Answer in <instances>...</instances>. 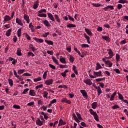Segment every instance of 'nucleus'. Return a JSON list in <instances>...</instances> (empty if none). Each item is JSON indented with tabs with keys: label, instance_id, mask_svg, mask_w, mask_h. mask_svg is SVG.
I'll use <instances>...</instances> for the list:
<instances>
[{
	"label": "nucleus",
	"instance_id": "1",
	"mask_svg": "<svg viewBox=\"0 0 128 128\" xmlns=\"http://www.w3.org/2000/svg\"><path fill=\"white\" fill-rule=\"evenodd\" d=\"M102 70H100L98 72H94V76L90 75V77L91 78H98L100 76H102Z\"/></svg>",
	"mask_w": 128,
	"mask_h": 128
},
{
	"label": "nucleus",
	"instance_id": "2",
	"mask_svg": "<svg viewBox=\"0 0 128 128\" xmlns=\"http://www.w3.org/2000/svg\"><path fill=\"white\" fill-rule=\"evenodd\" d=\"M89 112L92 116H93L94 119L96 122H99L100 119H98V114H96V112H94L92 109H90Z\"/></svg>",
	"mask_w": 128,
	"mask_h": 128
},
{
	"label": "nucleus",
	"instance_id": "3",
	"mask_svg": "<svg viewBox=\"0 0 128 128\" xmlns=\"http://www.w3.org/2000/svg\"><path fill=\"white\" fill-rule=\"evenodd\" d=\"M107 52H108V56H104V58H106V60H110V58H112L114 56V52L112 48L107 49Z\"/></svg>",
	"mask_w": 128,
	"mask_h": 128
},
{
	"label": "nucleus",
	"instance_id": "4",
	"mask_svg": "<svg viewBox=\"0 0 128 128\" xmlns=\"http://www.w3.org/2000/svg\"><path fill=\"white\" fill-rule=\"evenodd\" d=\"M102 60L105 62V64L108 66V68H112V62H110V60H106V58H103Z\"/></svg>",
	"mask_w": 128,
	"mask_h": 128
},
{
	"label": "nucleus",
	"instance_id": "5",
	"mask_svg": "<svg viewBox=\"0 0 128 128\" xmlns=\"http://www.w3.org/2000/svg\"><path fill=\"white\" fill-rule=\"evenodd\" d=\"M84 82L88 86H92V80L89 78L84 79Z\"/></svg>",
	"mask_w": 128,
	"mask_h": 128
},
{
	"label": "nucleus",
	"instance_id": "6",
	"mask_svg": "<svg viewBox=\"0 0 128 128\" xmlns=\"http://www.w3.org/2000/svg\"><path fill=\"white\" fill-rule=\"evenodd\" d=\"M80 92L83 96L84 98H88V92H86V91L84 90H80Z\"/></svg>",
	"mask_w": 128,
	"mask_h": 128
},
{
	"label": "nucleus",
	"instance_id": "7",
	"mask_svg": "<svg viewBox=\"0 0 128 128\" xmlns=\"http://www.w3.org/2000/svg\"><path fill=\"white\" fill-rule=\"evenodd\" d=\"M53 83H54V80L52 79H49L45 81V84L46 86H50V84H52Z\"/></svg>",
	"mask_w": 128,
	"mask_h": 128
},
{
	"label": "nucleus",
	"instance_id": "8",
	"mask_svg": "<svg viewBox=\"0 0 128 128\" xmlns=\"http://www.w3.org/2000/svg\"><path fill=\"white\" fill-rule=\"evenodd\" d=\"M38 6H40V0H37L34 3L33 8L34 10H36V8H38Z\"/></svg>",
	"mask_w": 128,
	"mask_h": 128
},
{
	"label": "nucleus",
	"instance_id": "9",
	"mask_svg": "<svg viewBox=\"0 0 128 128\" xmlns=\"http://www.w3.org/2000/svg\"><path fill=\"white\" fill-rule=\"evenodd\" d=\"M103 10H105V12H106L107 10H114V8L113 6L108 5L107 6L104 8Z\"/></svg>",
	"mask_w": 128,
	"mask_h": 128
},
{
	"label": "nucleus",
	"instance_id": "10",
	"mask_svg": "<svg viewBox=\"0 0 128 128\" xmlns=\"http://www.w3.org/2000/svg\"><path fill=\"white\" fill-rule=\"evenodd\" d=\"M62 102H65L66 104H72V102H70V100H68V98H62Z\"/></svg>",
	"mask_w": 128,
	"mask_h": 128
},
{
	"label": "nucleus",
	"instance_id": "11",
	"mask_svg": "<svg viewBox=\"0 0 128 128\" xmlns=\"http://www.w3.org/2000/svg\"><path fill=\"white\" fill-rule=\"evenodd\" d=\"M24 18L27 24H30V16L26 14H24Z\"/></svg>",
	"mask_w": 128,
	"mask_h": 128
},
{
	"label": "nucleus",
	"instance_id": "12",
	"mask_svg": "<svg viewBox=\"0 0 128 128\" xmlns=\"http://www.w3.org/2000/svg\"><path fill=\"white\" fill-rule=\"evenodd\" d=\"M16 24H18V26H24V24L22 22V20L20 19V18H16Z\"/></svg>",
	"mask_w": 128,
	"mask_h": 128
},
{
	"label": "nucleus",
	"instance_id": "13",
	"mask_svg": "<svg viewBox=\"0 0 128 128\" xmlns=\"http://www.w3.org/2000/svg\"><path fill=\"white\" fill-rule=\"evenodd\" d=\"M12 20V18L8 15H6L4 16V22H10Z\"/></svg>",
	"mask_w": 128,
	"mask_h": 128
},
{
	"label": "nucleus",
	"instance_id": "14",
	"mask_svg": "<svg viewBox=\"0 0 128 128\" xmlns=\"http://www.w3.org/2000/svg\"><path fill=\"white\" fill-rule=\"evenodd\" d=\"M36 124L39 126H42L44 124V122L38 119L36 120Z\"/></svg>",
	"mask_w": 128,
	"mask_h": 128
},
{
	"label": "nucleus",
	"instance_id": "15",
	"mask_svg": "<svg viewBox=\"0 0 128 128\" xmlns=\"http://www.w3.org/2000/svg\"><path fill=\"white\" fill-rule=\"evenodd\" d=\"M33 39L36 42H40V44L44 42V40L42 38H38L36 37H34Z\"/></svg>",
	"mask_w": 128,
	"mask_h": 128
},
{
	"label": "nucleus",
	"instance_id": "16",
	"mask_svg": "<svg viewBox=\"0 0 128 128\" xmlns=\"http://www.w3.org/2000/svg\"><path fill=\"white\" fill-rule=\"evenodd\" d=\"M84 36L87 40L88 44H90V36H88L86 33L84 34Z\"/></svg>",
	"mask_w": 128,
	"mask_h": 128
},
{
	"label": "nucleus",
	"instance_id": "17",
	"mask_svg": "<svg viewBox=\"0 0 128 128\" xmlns=\"http://www.w3.org/2000/svg\"><path fill=\"white\" fill-rule=\"evenodd\" d=\"M116 96V91L114 92L110 98V102H112L113 100H114V98Z\"/></svg>",
	"mask_w": 128,
	"mask_h": 128
},
{
	"label": "nucleus",
	"instance_id": "18",
	"mask_svg": "<svg viewBox=\"0 0 128 128\" xmlns=\"http://www.w3.org/2000/svg\"><path fill=\"white\" fill-rule=\"evenodd\" d=\"M43 24H44L45 26H46L47 28H49V26H50V22H48V20H45L43 21Z\"/></svg>",
	"mask_w": 128,
	"mask_h": 128
},
{
	"label": "nucleus",
	"instance_id": "19",
	"mask_svg": "<svg viewBox=\"0 0 128 128\" xmlns=\"http://www.w3.org/2000/svg\"><path fill=\"white\" fill-rule=\"evenodd\" d=\"M84 30L86 32L87 34H88V36H92V32L90 30L85 28Z\"/></svg>",
	"mask_w": 128,
	"mask_h": 128
},
{
	"label": "nucleus",
	"instance_id": "20",
	"mask_svg": "<svg viewBox=\"0 0 128 128\" xmlns=\"http://www.w3.org/2000/svg\"><path fill=\"white\" fill-rule=\"evenodd\" d=\"M36 94V92H34V90H30L29 92V96H35Z\"/></svg>",
	"mask_w": 128,
	"mask_h": 128
},
{
	"label": "nucleus",
	"instance_id": "21",
	"mask_svg": "<svg viewBox=\"0 0 128 128\" xmlns=\"http://www.w3.org/2000/svg\"><path fill=\"white\" fill-rule=\"evenodd\" d=\"M54 18L56 20V22H60L61 20H60V16H58V14H56L54 16Z\"/></svg>",
	"mask_w": 128,
	"mask_h": 128
},
{
	"label": "nucleus",
	"instance_id": "22",
	"mask_svg": "<svg viewBox=\"0 0 128 128\" xmlns=\"http://www.w3.org/2000/svg\"><path fill=\"white\" fill-rule=\"evenodd\" d=\"M48 17L49 18L50 20H52V22H54V17L52 13H48Z\"/></svg>",
	"mask_w": 128,
	"mask_h": 128
},
{
	"label": "nucleus",
	"instance_id": "23",
	"mask_svg": "<svg viewBox=\"0 0 128 128\" xmlns=\"http://www.w3.org/2000/svg\"><path fill=\"white\" fill-rule=\"evenodd\" d=\"M29 28H30L31 30V32H34V25H32V22H30V23L29 24Z\"/></svg>",
	"mask_w": 128,
	"mask_h": 128
},
{
	"label": "nucleus",
	"instance_id": "24",
	"mask_svg": "<svg viewBox=\"0 0 128 128\" xmlns=\"http://www.w3.org/2000/svg\"><path fill=\"white\" fill-rule=\"evenodd\" d=\"M22 28H20L19 29H18V31H17V36H18V38H20V36H22Z\"/></svg>",
	"mask_w": 128,
	"mask_h": 128
},
{
	"label": "nucleus",
	"instance_id": "25",
	"mask_svg": "<svg viewBox=\"0 0 128 128\" xmlns=\"http://www.w3.org/2000/svg\"><path fill=\"white\" fill-rule=\"evenodd\" d=\"M92 108L94 110H96V106H98V102H94L91 104Z\"/></svg>",
	"mask_w": 128,
	"mask_h": 128
},
{
	"label": "nucleus",
	"instance_id": "26",
	"mask_svg": "<svg viewBox=\"0 0 128 128\" xmlns=\"http://www.w3.org/2000/svg\"><path fill=\"white\" fill-rule=\"evenodd\" d=\"M45 42L47 44H48V46H53L54 45V42L52 40H44Z\"/></svg>",
	"mask_w": 128,
	"mask_h": 128
},
{
	"label": "nucleus",
	"instance_id": "27",
	"mask_svg": "<svg viewBox=\"0 0 128 128\" xmlns=\"http://www.w3.org/2000/svg\"><path fill=\"white\" fill-rule=\"evenodd\" d=\"M96 90H97L98 96H100V94L102 92V89L100 88V86H98V88H96Z\"/></svg>",
	"mask_w": 128,
	"mask_h": 128
},
{
	"label": "nucleus",
	"instance_id": "28",
	"mask_svg": "<svg viewBox=\"0 0 128 128\" xmlns=\"http://www.w3.org/2000/svg\"><path fill=\"white\" fill-rule=\"evenodd\" d=\"M52 60H53V62H54V64H57L58 66H60V64L58 63V60H56V58H54V56H52Z\"/></svg>",
	"mask_w": 128,
	"mask_h": 128
},
{
	"label": "nucleus",
	"instance_id": "29",
	"mask_svg": "<svg viewBox=\"0 0 128 128\" xmlns=\"http://www.w3.org/2000/svg\"><path fill=\"white\" fill-rule=\"evenodd\" d=\"M16 54H17V56H22V50L20 49V48H18Z\"/></svg>",
	"mask_w": 128,
	"mask_h": 128
},
{
	"label": "nucleus",
	"instance_id": "30",
	"mask_svg": "<svg viewBox=\"0 0 128 128\" xmlns=\"http://www.w3.org/2000/svg\"><path fill=\"white\" fill-rule=\"evenodd\" d=\"M64 124H66V122H64L62 119H60L58 124V126H64Z\"/></svg>",
	"mask_w": 128,
	"mask_h": 128
},
{
	"label": "nucleus",
	"instance_id": "31",
	"mask_svg": "<svg viewBox=\"0 0 128 128\" xmlns=\"http://www.w3.org/2000/svg\"><path fill=\"white\" fill-rule=\"evenodd\" d=\"M120 54H116V62H120Z\"/></svg>",
	"mask_w": 128,
	"mask_h": 128
},
{
	"label": "nucleus",
	"instance_id": "32",
	"mask_svg": "<svg viewBox=\"0 0 128 128\" xmlns=\"http://www.w3.org/2000/svg\"><path fill=\"white\" fill-rule=\"evenodd\" d=\"M76 26L72 24H68L66 26V28H76Z\"/></svg>",
	"mask_w": 128,
	"mask_h": 128
},
{
	"label": "nucleus",
	"instance_id": "33",
	"mask_svg": "<svg viewBox=\"0 0 128 128\" xmlns=\"http://www.w3.org/2000/svg\"><path fill=\"white\" fill-rule=\"evenodd\" d=\"M12 29L10 28L9 30H8L6 31V36H10V34H12Z\"/></svg>",
	"mask_w": 128,
	"mask_h": 128
},
{
	"label": "nucleus",
	"instance_id": "34",
	"mask_svg": "<svg viewBox=\"0 0 128 128\" xmlns=\"http://www.w3.org/2000/svg\"><path fill=\"white\" fill-rule=\"evenodd\" d=\"M72 70H74V74H76V76L78 74V70H76V66H72Z\"/></svg>",
	"mask_w": 128,
	"mask_h": 128
},
{
	"label": "nucleus",
	"instance_id": "35",
	"mask_svg": "<svg viewBox=\"0 0 128 128\" xmlns=\"http://www.w3.org/2000/svg\"><path fill=\"white\" fill-rule=\"evenodd\" d=\"M100 68H102V66L100 65V63L97 62L96 64V70H100Z\"/></svg>",
	"mask_w": 128,
	"mask_h": 128
},
{
	"label": "nucleus",
	"instance_id": "36",
	"mask_svg": "<svg viewBox=\"0 0 128 128\" xmlns=\"http://www.w3.org/2000/svg\"><path fill=\"white\" fill-rule=\"evenodd\" d=\"M60 62H62V64H66V59L64 58H62L61 56V58H60Z\"/></svg>",
	"mask_w": 128,
	"mask_h": 128
},
{
	"label": "nucleus",
	"instance_id": "37",
	"mask_svg": "<svg viewBox=\"0 0 128 128\" xmlns=\"http://www.w3.org/2000/svg\"><path fill=\"white\" fill-rule=\"evenodd\" d=\"M67 72H68V70H66L65 72L61 73V76H63V78H66V76Z\"/></svg>",
	"mask_w": 128,
	"mask_h": 128
},
{
	"label": "nucleus",
	"instance_id": "38",
	"mask_svg": "<svg viewBox=\"0 0 128 128\" xmlns=\"http://www.w3.org/2000/svg\"><path fill=\"white\" fill-rule=\"evenodd\" d=\"M29 48H30L32 50V52H34L36 50V48H34V45H32V44H30Z\"/></svg>",
	"mask_w": 128,
	"mask_h": 128
},
{
	"label": "nucleus",
	"instance_id": "39",
	"mask_svg": "<svg viewBox=\"0 0 128 128\" xmlns=\"http://www.w3.org/2000/svg\"><path fill=\"white\" fill-rule=\"evenodd\" d=\"M8 80L10 86H14V81L12 80L8 79Z\"/></svg>",
	"mask_w": 128,
	"mask_h": 128
},
{
	"label": "nucleus",
	"instance_id": "40",
	"mask_svg": "<svg viewBox=\"0 0 128 128\" xmlns=\"http://www.w3.org/2000/svg\"><path fill=\"white\" fill-rule=\"evenodd\" d=\"M102 38L106 40V42H110V36H102Z\"/></svg>",
	"mask_w": 128,
	"mask_h": 128
},
{
	"label": "nucleus",
	"instance_id": "41",
	"mask_svg": "<svg viewBox=\"0 0 128 128\" xmlns=\"http://www.w3.org/2000/svg\"><path fill=\"white\" fill-rule=\"evenodd\" d=\"M24 70H26L24 69L18 70V74H24Z\"/></svg>",
	"mask_w": 128,
	"mask_h": 128
},
{
	"label": "nucleus",
	"instance_id": "42",
	"mask_svg": "<svg viewBox=\"0 0 128 128\" xmlns=\"http://www.w3.org/2000/svg\"><path fill=\"white\" fill-rule=\"evenodd\" d=\"M40 80H42V78L40 76H38V78L34 79V82H36Z\"/></svg>",
	"mask_w": 128,
	"mask_h": 128
},
{
	"label": "nucleus",
	"instance_id": "43",
	"mask_svg": "<svg viewBox=\"0 0 128 128\" xmlns=\"http://www.w3.org/2000/svg\"><path fill=\"white\" fill-rule=\"evenodd\" d=\"M38 16H40V18H46V14L40 13V14H38Z\"/></svg>",
	"mask_w": 128,
	"mask_h": 128
},
{
	"label": "nucleus",
	"instance_id": "44",
	"mask_svg": "<svg viewBox=\"0 0 128 128\" xmlns=\"http://www.w3.org/2000/svg\"><path fill=\"white\" fill-rule=\"evenodd\" d=\"M48 76V71H46L44 72L43 75H42V78L44 80H46V76Z\"/></svg>",
	"mask_w": 128,
	"mask_h": 128
},
{
	"label": "nucleus",
	"instance_id": "45",
	"mask_svg": "<svg viewBox=\"0 0 128 128\" xmlns=\"http://www.w3.org/2000/svg\"><path fill=\"white\" fill-rule=\"evenodd\" d=\"M106 78H98L95 80L96 82H102V80H104V79Z\"/></svg>",
	"mask_w": 128,
	"mask_h": 128
},
{
	"label": "nucleus",
	"instance_id": "46",
	"mask_svg": "<svg viewBox=\"0 0 128 128\" xmlns=\"http://www.w3.org/2000/svg\"><path fill=\"white\" fill-rule=\"evenodd\" d=\"M118 94L119 100H124V96H122V94L120 93H119V92H118Z\"/></svg>",
	"mask_w": 128,
	"mask_h": 128
},
{
	"label": "nucleus",
	"instance_id": "47",
	"mask_svg": "<svg viewBox=\"0 0 128 128\" xmlns=\"http://www.w3.org/2000/svg\"><path fill=\"white\" fill-rule=\"evenodd\" d=\"M27 54L28 58H30V56H34V54L32 52H28Z\"/></svg>",
	"mask_w": 128,
	"mask_h": 128
},
{
	"label": "nucleus",
	"instance_id": "48",
	"mask_svg": "<svg viewBox=\"0 0 128 128\" xmlns=\"http://www.w3.org/2000/svg\"><path fill=\"white\" fill-rule=\"evenodd\" d=\"M42 12H46V10L43 8L38 12V14H42Z\"/></svg>",
	"mask_w": 128,
	"mask_h": 128
},
{
	"label": "nucleus",
	"instance_id": "49",
	"mask_svg": "<svg viewBox=\"0 0 128 128\" xmlns=\"http://www.w3.org/2000/svg\"><path fill=\"white\" fill-rule=\"evenodd\" d=\"M42 86H44V85L42 84H40L39 85L36 86L35 90H38V88H42Z\"/></svg>",
	"mask_w": 128,
	"mask_h": 128
},
{
	"label": "nucleus",
	"instance_id": "50",
	"mask_svg": "<svg viewBox=\"0 0 128 128\" xmlns=\"http://www.w3.org/2000/svg\"><path fill=\"white\" fill-rule=\"evenodd\" d=\"M48 94V92H46V91H44L43 92V97L47 98Z\"/></svg>",
	"mask_w": 128,
	"mask_h": 128
},
{
	"label": "nucleus",
	"instance_id": "51",
	"mask_svg": "<svg viewBox=\"0 0 128 128\" xmlns=\"http://www.w3.org/2000/svg\"><path fill=\"white\" fill-rule=\"evenodd\" d=\"M126 2H128L126 0H119L118 1V4H126Z\"/></svg>",
	"mask_w": 128,
	"mask_h": 128
},
{
	"label": "nucleus",
	"instance_id": "52",
	"mask_svg": "<svg viewBox=\"0 0 128 128\" xmlns=\"http://www.w3.org/2000/svg\"><path fill=\"white\" fill-rule=\"evenodd\" d=\"M25 36L28 40H32V38L30 36H28V33L25 34Z\"/></svg>",
	"mask_w": 128,
	"mask_h": 128
},
{
	"label": "nucleus",
	"instance_id": "53",
	"mask_svg": "<svg viewBox=\"0 0 128 128\" xmlns=\"http://www.w3.org/2000/svg\"><path fill=\"white\" fill-rule=\"evenodd\" d=\"M60 68H68V66L67 65L60 64Z\"/></svg>",
	"mask_w": 128,
	"mask_h": 128
},
{
	"label": "nucleus",
	"instance_id": "54",
	"mask_svg": "<svg viewBox=\"0 0 128 128\" xmlns=\"http://www.w3.org/2000/svg\"><path fill=\"white\" fill-rule=\"evenodd\" d=\"M70 62H74V58L71 55L70 56Z\"/></svg>",
	"mask_w": 128,
	"mask_h": 128
},
{
	"label": "nucleus",
	"instance_id": "55",
	"mask_svg": "<svg viewBox=\"0 0 128 128\" xmlns=\"http://www.w3.org/2000/svg\"><path fill=\"white\" fill-rule=\"evenodd\" d=\"M14 108H16V110H20V106L19 105L14 104L13 106Z\"/></svg>",
	"mask_w": 128,
	"mask_h": 128
},
{
	"label": "nucleus",
	"instance_id": "56",
	"mask_svg": "<svg viewBox=\"0 0 128 128\" xmlns=\"http://www.w3.org/2000/svg\"><path fill=\"white\" fill-rule=\"evenodd\" d=\"M81 48H90V46L88 44H82Z\"/></svg>",
	"mask_w": 128,
	"mask_h": 128
},
{
	"label": "nucleus",
	"instance_id": "57",
	"mask_svg": "<svg viewBox=\"0 0 128 128\" xmlns=\"http://www.w3.org/2000/svg\"><path fill=\"white\" fill-rule=\"evenodd\" d=\"M48 66L50 68H52V70H56V66H54L52 64H49Z\"/></svg>",
	"mask_w": 128,
	"mask_h": 128
},
{
	"label": "nucleus",
	"instance_id": "58",
	"mask_svg": "<svg viewBox=\"0 0 128 128\" xmlns=\"http://www.w3.org/2000/svg\"><path fill=\"white\" fill-rule=\"evenodd\" d=\"M47 54H50V56H53L54 55V51L53 50H47L46 52Z\"/></svg>",
	"mask_w": 128,
	"mask_h": 128
},
{
	"label": "nucleus",
	"instance_id": "59",
	"mask_svg": "<svg viewBox=\"0 0 128 128\" xmlns=\"http://www.w3.org/2000/svg\"><path fill=\"white\" fill-rule=\"evenodd\" d=\"M92 6H95L96 8H98V6H100V4L92 3Z\"/></svg>",
	"mask_w": 128,
	"mask_h": 128
},
{
	"label": "nucleus",
	"instance_id": "60",
	"mask_svg": "<svg viewBox=\"0 0 128 128\" xmlns=\"http://www.w3.org/2000/svg\"><path fill=\"white\" fill-rule=\"evenodd\" d=\"M112 108L113 110H116V108H120V106H118V104H114V105L112 106Z\"/></svg>",
	"mask_w": 128,
	"mask_h": 128
},
{
	"label": "nucleus",
	"instance_id": "61",
	"mask_svg": "<svg viewBox=\"0 0 128 128\" xmlns=\"http://www.w3.org/2000/svg\"><path fill=\"white\" fill-rule=\"evenodd\" d=\"M28 90H30V88H26V89L24 90L23 91L22 94H26V92H28Z\"/></svg>",
	"mask_w": 128,
	"mask_h": 128
},
{
	"label": "nucleus",
	"instance_id": "62",
	"mask_svg": "<svg viewBox=\"0 0 128 128\" xmlns=\"http://www.w3.org/2000/svg\"><path fill=\"white\" fill-rule=\"evenodd\" d=\"M126 44V39L120 41V44Z\"/></svg>",
	"mask_w": 128,
	"mask_h": 128
},
{
	"label": "nucleus",
	"instance_id": "63",
	"mask_svg": "<svg viewBox=\"0 0 128 128\" xmlns=\"http://www.w3.org/2000/svg\"><path fill=\"white\" fill-rule=\"evenodd\" d=\"M68 19L71 20L72 22H74V18H72V16H70V15H68Z\"/></svg>",
	"mask_w": 128,
	"mask_h": 128
},
{
	"label": "nucleus",
	"instance_id": "64",
	"mask_svg": "<svg viewBox=\"0 0 128 128\" xmlns=\"http://www.w3.org/2000/svg\"><path fill=\"white\" fill-rule=\"evenodd\" d=\"M49 34H50V32H47L43 34L42 36L43 38H46V36H48Z\"/></svg>",
	"mask_w": 128,
	"mask_h": 128
}]
</instances>
